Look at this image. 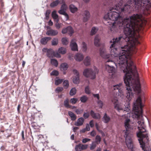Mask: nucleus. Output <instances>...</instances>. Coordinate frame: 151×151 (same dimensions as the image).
Here are the masks:
<instances>
[{"label": "nucleus", "mask_w": 151, "mask_h": 151, "mask_svg": "<svg viewBox=\"0 0 151 151\" xmlns=\"http://www.w3.org/2000/svg\"><path fill=\"white\" fill-rule=\"evenodd\" d=\"M122 37L113 39L110 41V55H108L104 47L100 50L101 56L105 59V69L109 73L112 74L116 71L113 65L119 67L125 73L124 79L126 88V97L129 101L133 98L132 88L134 92L139 93L141 92V85L138 78V75L130 55L136 52L135 46L132 44L129 46L127 44L122 45Z\"/></svg>", "instance_id": "obj_1"}, {"label": "nucleus", "mask_w": 151, "mask_h": 151, "mask_svg": "<svg viewBox=\"0 0 151 151\" xmlns=\"http://www.w3.org/2000/svg\"><path fill=\"white\" fill-rule=\"evenodd\" d=\"M110 1L114 3V6L110 7L108 13L104 15V19L109 24H112L111 31L113 32H116L119 27L123 28L126 37L124 39L122 37L123 39L121 42L125 41L127 44H129V46L139 44V32L145 25L147 21L143 19L141 14H134L129 18L123 19V13L128 11L133 6L132 1L129 0L124 6L122 0L119 1L112 0Z\"/></svg>", "instance_id": "obj_2"}, {"label": "nucleus", "mask_w": 151, "mask_h": 151, "mask_svg": "<svg viewBox=\"0 0 151 151\" xmlns=\"http://www.w3.org/2000/svg\"><path fill=\"white\" fill-rule=\"evenodd\" d=\"M143 106L142 104L140 97L139 96L134 103L133 109L134 113L133 116V118L134 116L138 120L137 124L139 132L137 133V135L139 138L138 140L141 147L144 149L145 146L144 140L145 139L148 140V135L145 132L146 129H145V127L142 116V108Z\"/></svg>", "instance_id": "obj_3"}, {"label": "nucleus", "mask_w": 151, "mask_h": 151, "mask_svg": "<svg viewBox=\"0 0 151 151\" xmlns=\"http://www.w3.org/2000/svg\"><path fill=\"white\" fill-rule=\"evenodd\" d=\"M124 126L125 129L123 131L122 134L125 138V142L127 147L131 149L133 147L132 140L133 136L131 132V130L132 129V127L131 125V121L129 119L126 118L125 119Z\"/></svg>", "instance_id": "obj_4"}, {"label": "nucleus", "mask_w": 151, "mask_h": 151, "mask_svg": "<svg viewBox=\"0 0 151 151\" xmlns=\"http://www.w3.org/2000/svg\"><path fill=\"white\" fill-rule=\"evenodd\" d=\"M98 72V70L96 68L94 71L91 68H86L84 70L83 73L86 77L93 79L95 78L96 74Z\"/></svg>", "instance_id": "obj_5"}, {"label": "nucleus", "mask_w": 151, "mask_h": 151, "mask_svg": "<svg viewBox=\"0 0 151 151\" xmlns=\"http://www.w3.org/2000/svg\"><path fill=\"white\" fill-rule=\"evenodd\" d=\"M151 8V0H142V13L147 15L150 14L149 9Z\"/></svg>", "instance_id": "obj_6"}, {"label": "nucleus", "mask_w": 151, "mask_h": 151, "mask_svg": "<svg viewBox=\"0 0 151 151\" xmlns=\"http://www.w3.org/2000/svg\"><path fill=\"white\" fill-rule=\"evenodd\" d=\"M122 87V83H120L118 84L113 85L111 89L114 93L116 92V93H118V95L121 97L124 95L123 92L121 90Z\"/></svg>", "instance_id": "obj_7"}, {"label": "nucleus", "mask_w": 151, "mask_h": 151, "mask_svg": "<svg viewBox=\"0 0 151 151\" xmlns=\"http://www.w3.org/2000/svg\"><path fill=\"white\" fill-rule=\"evenodd\" d=\"M73 72L75 75L73 77V82L74 83L78 84L79 82V73L78 71L76 69L73 70Z\"/></svg>", "instance_id": "obj_8"}, {"label": "nucleus", "mask_w": 151, "mask_h": 151, "mask_svg": "<svg viewBox=\"0 0 151 151\" xmlns=\"http://www.w3.org/2000/svg\"><path fill=\"white\" fill-rule=\"evenodd\" d=\"M70 46L71 50L74 51H78V46L75 39H73L70 43Z\"/></svg>", "instance_id": "obj_9"}, {"label": "nucleus", "mask_w": 151, "mask_h": 151, "mask_svg": "<svg viewBox=\"0 0 151 151\" xmlns=\"http://www.w3.org/2000/svg\"><path fill=\"white\" fill-rule=\"evenodd\" d=\"M75 59L78 62L82 61L84 58L83 54L81 53H78L76 54L74 56Z\"/></svg>", "instance_id": "obj_10"}, {"label": "nucleus", "mask_w": 151, "mask_h": 151, "mask_svg": "<svg viewBox=\"0 0 151 151\" xmlns=\"http://www.w3.org/2000/svg\"><path fill=\"white\" fill-rule=\"evenodd\" d=\"M83 16V21L84 22L87 21L88 20L90 17V13L87 10H85L84 11Z\"/></svg>", "instance_id": "obj_11"}, {"label": "nucleus", "mask_w": 151, "mask_h": 151, "mask_svg": "<svg viewBox=\"0 0 151 151\" xmlns=\"http://www.w3.org/2000/svg\"><path fill=\"white\" fill-rule=\"evenodd\" d=\"M58 33V31L52 29L47 30L46 32V34L47 35L52 36H56Z\"/></svg>", "instance_id": "obj_12"}, {"label": "nucleus", "mask_w": 151, "mask_h": 151, "mask_svg": "<svg viewBox=\"0 0 151 151\" xmlns=\"http://www.w3.org/2000/svg\"><path fill=\"white\" fill-rule=\"evenodd\" d=\"M84 121V119L82 117H80L78 118L77 121L75 122L74 125L77 126H82L83 124Z\"/></svg>", "instance_id": "obj_13"}, {"label": "nucleus", "mask_w": 151, "mask_h": 151, "mask_svg": "<svg viewBox=\"0 0 151 151\" xmlns=\"http://www.w3.org/2000/svg\"><path fill=\"white\" fill-rule=\"evenodd\" d=\"M91 59L89 56H86L84 59L83 63L86 66H88L90 65L91 63Z\"/></svg>", "instance_id": "obj_14"}, {"label": "nucleus", "mask_w": 151, "mask_h": 151, "mask_svg": "<svg viewBox=\"0 0 151 151\" xmlns=\"http://www.w3.org/2000/svg\"><path fill=\"white\" fill-rule=\"evenodd\" d=\"M101 38L99 35L96 36L94 39V44L95 46L99 47L100 45V40Z\"/></svg>", "instance_id": "obj_15"}, {"label": "nucleus", "mask_w": 151, "mask_h": 151, "mask_svg": "<svg viewBox=\"0 0 151 151\" xmlns=\"http://www.w3.org/2000/svg\"><path fill=\"white\" fill-rule=\"evenodd\" d=\"M63 2V0H56L51 3L50 6L51 7H54L59 4H61Z\"/></svg>", "instance_id": "obj_16"}, {"label": "nucleus", "mask_w": 151, "mask_h": 151, "mask_svg": "<svg viewBox=\"0 0 151 151\" xmlns=\"http://www.w3.org/2000/svg\"><path fill=\"white\" fill-rule=\"evenodd\" d=\"M90 115L94 119H99L101 118V116L99 114L95 113L93 110H91L90 112Z\"/></svg>", "instance_id": "obj_17"}, {"label": "nucleus", "mask_w": 151, "mask_h": 151, "mask_svg": "<svg viewBox=\"0 0 151 151\" xmlns=\"http://www.w3.org/2000/svg\"><path fill=\"white\" fill-rule=\"evenodd\" d=\"M51 38L50 37H46L42 38L40 40L41 43L43 45H45L47 42L50 40Z\"/></svg>", "instance_id": "obj_18"}, {"label": "nucleus", "mask_w": 151, "mask_h": 151, "mask_svg": "<svg viewBox=\"0 0 151 151\" xmlns=\"http://www.w3.org/2000/svg\"><path fill=\"white\" fill-rule=\"evenodd\" d=\"M111 119L110 117L106 113H105L102 118V121L105 123H108Z\"/></svg>", "instance_id": "obj_19"}, {"label": "nucleus", "mask_w": 151, "mask_h": 151, "mask_svg": "<svg viewBox=\"0 0 151 151\" xmlns=\"http://www.w3.org/2000/svg\"><path fill=\"white\" fill-rule=\"evenodd\" d=\"M69 8L70 12L72 13H74L76 12L78 10V8L72 4L70 5L69 6Z\"/></svg>", "instance_id": "obj_20"}, {"label": "nucleus", "mask_w": 151, "mask_h": 151, "mask_svg": "<svg viewBox=\"0 0 151 151\" xmlns=\"http://www.w3.org/2000/svg\"><path fill=\"white\" fill-rule=\"evenodd\" d=\"M52 16L55 20H56L57 22L58 21V16L55 10H54L52 12Z\"/></svg>", "instance_id": "obj_21"}, {"label": "nucleus", "mask_w": 151, "mask_h": 151, "mask_svg": "<svg viewBox=\"0 0 151 151\" xmlns=\"http://www.w3.org/2000/svg\"><path fill=\"white\" fill-rule=\"evenodd\" d=\"M124 107L123 105L121 104H115L114 106L115 108L118 111L123 110Z\"/></svg>", "instance_id": "obj_22"}, {"label": "nucleus", "mask_w": 151, "mask_h": 151, "mask_svg": "<svg viewBox=\"0 0 151 151\" xmlns=\"http://www.w3.org/2000/svg\"><path fill=\"white\" fill-rule=\"evenodd\" d=\"M47 55L49 58H52L54 55V51L52 49L48 50L47 52Z\"/></svg>", "instance_id": "obj_23"}, {"label": "nucleus", "mask_w": 151, "mask_h": 151, "mask_svg": "<svg viewBox=\"0 0 151 151\" xmlns=\"http://www.w3.org/2000/svg\"><path fill=\"white\" fill-rule=\"evenodd\" d=\"M69 116L70 117L71 120L72 121L75 120L77 118L76 116L73 112L71 111L68 112Z\"/></svg>", "instance_id": "obj_24"}, {"label": "nucleus", "mask_w": 151, "mask_h": 151, "mask_svg": "<svg viewBox=\"0 0 151 151\" xmlns=\"http://www.w3.org/2000/svg\"><path fill=\"white\" fill-rule=\"evenodd\" d=\"M58 12L60 14L64 15L65 17L66 20L68 19L69 17L67 14L66 13L65 11L60 9L58 11Z\"/></svg>", "instance_id": "obj_25"}, {"label": "nucleus", "mask_w": 151, "mask_h": 151, "mask_svg": "<svg viewBox=\"0 0 151 151\" xmlns=\"http://www.w3.org/2000/svg\"><path fill=\"white\" fill-rule=\"evenodd\" d=\"M68 67V65L67 63H63L61 64L60 66V69L62 70H66Z\"/></svg>", "instance_id": "obj_26"}, {"label": "nucleus", "mask_w": 151, "mask_h": 151, "mask_svg": "<svg viewBox=\"0 0 151 151\" xmlns=\"http://www.w3.org/2000/svg\"><path fill=\"white\" fill-rule=\"evenodd\" d=\"M98 30V28L96 27H93L92 28L91 32V35H95Z\"/></svg>", "instance_id": "obj_27"}, {"label": "nucleus", "mask_w": 151, "mask_h": 151, "mask_svg": "<svg viewBox=\"0 0 151 151\" xmlns=\"http://www.w3.org/2000/svg\"><path fill=\"white\" fill-rule=\"evenodd\" d=\"M67 33L71 36L73 33L74 31L72 28L70 26L67 27Z\"/></svg>", "instance_id": "obj_28"}, {"label": "nucleus", "mask_w": 151, "mask_h": 151, "mask_svg": "<svg viewBox=\"0 0 151 151\" xmlns=\"http://www.w3.org/2000/svg\"><path fill=\"white\" fill-rule=\"evenodd\" d=\"M101 140V137L99 135H97L95 137V143L97 144H99L100 143Z\"/></svg>", "instance_id": "obj_29"}, {"label": "nucleus", "mask_w": 151, "mask_h": 151, "mask_svg": "<svg viewBox=\"0 0 151 151\" xmlns=\"http://www.w3.org/2000/svg\"><path fill=\"white\" fill-rule=\"evenodd\" d=\"M51 63L56 67H57L58 65V62L55 59H52L51 60Z\"/></svg>", "instance_id": "obj_30"}, {"label": "nucleus", "mask_w": 151, "mask_h": 151, "mask_svg": "<svg viewBox=\"0 0 151 151\" xmlns=\"http://www.w3.org/2000/svg\"><path fill=\"white\" fill-rule=\"evenodd\" d=\"M58 52L61 54H64L66 52V50L64 47H61L58 49Z\"/></svg>", "instance_id": "obj_31"}, {"label": "nucleus", "mask_w": 151, "mask_h": 151, "mask_svg": "<svg viewBox=\"0 0 151 151\" xmlns=\"http://www.w3.org/2000/svg\"><path fill=\"white\" fill-rule=\"evenodd\" d=\"M58 42V40L57 38H54L52 41V45H56Z\"/></svg>", "instance_id": "obj_32"}, {"label": "nucleus", "mask_w": 151, "mask_h": 151, "mask_svg": "<svg viewBox=\"0 0 151 151\" xmlns=\"http://www.w3.org/2000/svg\"><path fill=\"white\" fill-rule=\"evenodd\" d=\"M64 104L65 106L67 108L71 107V106L69 104V100L66 99L64 101Z\"/></svg>", "instance_id": "obj_33"}, {"label": "nucleus", "mask_w": 151, "mask_h": 151, "mask_svg": "<svg viewBox=\"0 0 151 151\" xmlns=\"http://www.w3.org/2000/svg\"><path fill=\"white\" fill-rule=\"evenodd\" d=\"M62 43L64 45H66L68 44V39L66 37L63 38L62 39Z\"/></svg>", "instance_id": "obj_34"}, {"label": "nucleus", "mask_w": 151, "mask_h": 151, "mask_svg": "<svg viewBox=\"0 0 151 151\" xmlns=\"http://www.w3.org/2000/svg\"><path fill=\"white\" fill-rule=\"evenodd\" d=\"M82 51L83 52H86L87 49L86 44L85 42H82Z\"/></svg>", "instance_id": "obj_35"}, {"label": "nucleus", "mask_w": 151, "mask_h": 151, "mask_svg": "<svg viewBox=\"0 0 151 151\" xmlns=\"http://www.w3.org/2000/svg\"><path fill=\"white\" fill-rule=\"evenodd\" d=\"M61 4H63L61 7L60 9L66 11L67 8V6L66 5L65 2L64 0H63V2Z\"/></svg>", "instance_id": "obj_36"}, {"label": "nucleus", "mask_w": 151, "mask_h": 151, "mask_svg": "<svg viewBox=\"0 0 151 151\" xmlns=\"http://www.w3.org/2000/svg\"><path fill=\"white\" fill-rule=\"evenodd\" d=\"M96 144L94 142H93L90 144V149L91 150H94L96 146Z\"/></svg>", "instance_id": "obj_37"}, {"label": "nucleus", "mask_w": 151, "mask_h": 151, "mask_svg": "<svg viewBox=\"0 0 151 151\" xmlns=\"http://www.w3.org/2000/svg\"><path fill=\"white\" fill-rule=\"evenodd\" d=\"M88 99V97L86 96H83L81 98V101L83 103H85L86 101Z\"/></svg>", "instance_id": "obj_38"}, {"label": "nucleus", "mask_w": 151, "mask_h": 151, "mask_svg": "<svg viewBox=\"0 0 151 151\" xmlns=\"http://www.w3.org/2000/svg\"><path fill=\"white\" fill-rule=\"evenodd\" d=\"M76 90L75 88H72L70 92V94L71 96L74 95L76 93Z\"/></svg>", "instance_id": "obj_39"}, {"label": "nucleus", "mask_w": 151, "mask_h": 151, "mask_svg": "<svg viewBox=\"0 0 151 151\" xmlns=\"http://www.w3.org/2000/svg\"><path fill=\"white\" fill-rule=\"evenodd\" d=\"M81 145V144H79L76 145L75 147V150L76 151H81L82 150Z\"/></svg>", "instance_id": "obj_40"}, {"label": "nucleus", "mask_w": 151, "mask_h": 151, "mask_svg": "<svg viewBox=\"0 0 151 151\" xmlns=\"http://www.w3.org/2000/svg\"><path fill=\"white\" fill-rule=\"evenodd\" d=\"M63 86L65 87V88H67L69 86V83L68 81L67 80L64 81H63Z\"/></svg>", "instance_id": "obj_41"}, {"label": "nucleus", "mask_w": 151, "mask_h": 151, "mask_svg": "<svg viewBox=\"0 0 151 151\" xmlns=\"http://www.w3.org/2000/svg\"><path fill=\"white\" fill-rule=\"evenodd\" d=\"M63 81V80L62 79H58L56 80L55 81V84L56 85H58L61 83Z\"/></svg>", "instance_id": "obj_42"}, {"label": "nucleus", "mask_w": 151, "mask_h": 151, "mask_svg": "<svg viewBox=\"0 0 151 151\" xmlns=\"http://www.w3.org/2000/svg\"><path fill=\"white\" fill-rule=\"evenodd\" d=\"M85 91L86 93L87 94H89L90 93L91 91L88 86H87L86 87L85 89Z\"/></svg>", "instance_id": "obj_43"}, {"label": "nucleus", "mask_w": 151, "mask_h": 151, "mask_svg": "<svg viewBox=\"0 0 151 151\" xmlns=\"http://www.w3.org/2000/svg\"><path fill=\"white\" fill-rule=\"evenodd\" d=\"M51 11L50 10H47L45 15L46 17V19H49V15Z\"/></svg>", "instance_id": "obj_44"}, {"label": "nucleus", "mask_w": 151, "mask_h": 151, "mask_svg": "<svg viewBox=\"0 0 151 151\" xmlns=\"http://www.w3.org/2000/svg\"><path fill=\"white\" fill-rule=\"evenodd\" d=\"M59 74V73L58 71L56 70H54L51 73L50 75H51L57 76Z\"/></svg>", "instance_id": "obj_45"}, {"label": "nucleus", "mask_w": 151, "mask_h": 151, "mask_svg": "<svg viewBox=\"0 0 151 151\" xmlns=\"http://www.w3.org/2000/svg\"><path fill=\"white\" fill-rule=\"evenodd\" d=\"M83 111V109H76L75 111V112L77 114H81Z\"/></svg>", "instance_id": "obj_46"}, {"label": "nucleus", "mask_w": 151, "mask_h": 151, "mask_svg": "<svg viewBox=\"0 0 151 151\" xmlns=\"http://www.w3.org/2000/svg\"><path fill=\"white\" fill-rule=\"evenodd\" d=\"M78 101V99L76 98H72L70 99V102L73 104H74L76 103Z\"/></svg>", "instance_id": "obj_47"}, {"label": "nucleus", "mask_w": 151, "mask_h": 151, "mask_svg": "<svg viewBox=\"0 0 151 151\" xmlns=\"http://www.w3.org/2000/svg\"><path fill=\"white\" fill-rule=\"evenodd\" d=\"M97 103L100 108H101L103 106V103L102 102L101 100H98L97 101Z\"/></svg>", "instance_id": "obj_48"}, {"label": "nucleus", "mask_w": 151, "mask_h": 151, "mask_svg": "<svg viewBox=\"0 0 151 151\" xmlns=\"http://www.w3.org/2000/svg\"><path fill=\"white\" fill-rule=\"evenodd\" d=\"M81 148L82 150L86 149L88 147V145H83L81 144Z\"/></svg>", "instance_id": "obj_49"}, {"label": "nucleus", "mask_w": 151, "mask_h": 151, "mask_svg": "<svg viewBox=\"0 0 151 151\" xmlns=\"http://www.w3.org/2000/svg\"><path fill=\"white\" fill-rule=\"evenodd\" d=\"M63 90V88L62 87H58L55 90V91L56 92H59L62 91Z\"/></svg>", "instance_id": "obj_50"}, {"label": "nucleus", "mask_w": 151, "mask_h": 151, "mask_svg": "<svg viewBox=\"0 0 151 151\" xmlns=\"http://www.w3.org/2000/svg\"><path fill=\"white\" fill-rule=\"evenodd\" d=\"M89 116V114L88 112H84L83 115V116L84 118L85 119H86L88 118Z\"/></svg>", "instance_id": "obj_51"}, {"label": "nucleus", "mask_w": 151, "mask_h": 151, "mask_svg": "<svg viewBox=\"0 0 151 151\" xmlns=\"http://www.w3.org/2000/svg\"><path fill=\"white\" fill-rule=\"evenodd\" d=\"M91 140V139L88 138H85L83 139L82 140V142L83 143H86Z\"/></svg>", "instance_id": "obj_52"}, {"label": "nucleus", "mask_w": 151, "mask_h": 151, "mask_svg": "<svg viewBox=\"0 0 151 151\" xmlns=\"http://www.w3.org/2000/svg\"><path fill=\"white\" fill-rule=\"evenodd\" d=\"M55 27L57 29H59L61 27V24L59 23L58 22H57L55 24Z\"/></svg>", "instance_id": "obj_53"}, {"label": "nucleus", "mask_w": 151, "mask_h": 151, "mask_svg": "<svg viewBox=\"0 0 151 151\" xmlns=\"http://www.w3.org/2000/svg\"><path fill=\"white\" fill-rule=\"evenodd\" d=\"M67 27L66 28L63 29L62 30V33L63 34H65L67 33Z\"/></svg>", "instance_id": "obj_54"}, {"label": "nucleus", "mask_w": 151, "mask_h": 151, "mask_svg": "<svg viewBox=\"0 0 151 151\" xmlns=\"http://www.w3.org/2000/svg\"><path fill=\"white\" fill-rule=\"evenodd\" d=\"M96 134V132H95V131L94 130H93L92 132H91L90 134L91 135V136L92 137L95 136Z\"/></svg>", "instance_id": "obj_55"}, {"label": "nucleus", "mask_w": 151, "mask_h": 151, "mask_svg": "<svg viewBox=\"0 0 151 151\" xmlns=\"http://www.w3.org/2000/svg\"><path fill=\"white\" fill-rule=\"evenodd\" d=\"M89 125L91 127H93L94 124L93 123V120H91L89 122Z\"/></svg>", "instance_id": "obj_56"}, {"label": "nucleus", "mask_w": 151, "mask_h": 151, "mask_svg": "<svg viewBox=\"0 0 151 151\" xmlns=\"http://www.w3.org/2000/svg\"><path fill=\"white\" fill-rule=\"evenodd\" d=\"M93 96L94 97H96L97 99L98 100H99V94H93Z\"/></svg>", "instance_id": "obj_57"}, {"label": "nucleus", "mask_w": 151, "mask_h": 151, "mask_svg": "<svg viewBox=\"0 0 151 151\" xmlns=\"http://www.w3.org/2000/svg\"><path fill=\"white\" fill-rule=\"evenodd\" d=\"M111 101L114 104H116V103L117 101V100L116 98H114V99H111Z\"/></svg>", "instance_id": "obj_58"}, {"label": "nucleus", "mask_w": 151, "mask_h": 151, "mask_svg": "<svg viewBox=\"0 0 151 151\" xmlns=\"http://www.w3.org/2000/svg\"><path fill=\"white\" fill-rule=\"evenodd\" d=\"M54 56L58 58H60L61 57L60 55L58 53H56L55 54H54Z\"/></svg>", "instance_id": "obj_59"}, {"label": "nucleus", "mask_w": 151, "mask_h": 151, "mask_svg": "<svg viewBox=\"0 0 151 151\" xmlns=\"http://www.w3.org/2000/svg\"><path fill=\"white\" fill-rule=\"evenodd\" d=\"M85 129H86L87 131H89L90 130V128L89 126V125L88 124H86Z\"/></svg>", "instance_id": "obj_60"}, {"label": "nucleus", "mask_w": 151, "mask_h": 151, "mask_svg": "<svg viewBox=\"0 0 151 151\" xmlns=\"http://www.w3.org/2000/svg\"><path fill=\"white\" fill-rule=\"evenodd\" d=\"M48 24L50 26H52L53 24V23L51 20H50L48 22Z\"/></svg>", "instance_id": "obj_61"}, {"label": "nucleus", "mask_w": 151, "mask_h": 151, "mask_svg": "<svg viewBox=\"0 0 151 151\" xmlns=\"http://www.w3.org/2000/svg\"><path fill=\"white\" fill-rule=\"evenodd\" d=\"M79 129V128L77 127H74L73 128V131L75 132L76 131Z\"/></svg>", "instance_id": "obj_62"}, {"label": "nucleus", "mask_w": 151, "mask_h": 151, "mask_svg": "<svg viewBox=\"0 0 151 151\" xmlns=\"http://www.w3.org/2000/svg\"><path fill=\"white\" fill-rule=\"evenodd\" d=\"M95 126L96 127V128L99 131H100V130H99V125L97 123H96L95 124Z\"/></svg>", "instance_id": "obj_63"}, {"label": "nucleus", "mask_w": 151, "mask_h": 151, "mask_svg": "<svg viewBox=\"0 0 151 151\" xmlns=\"http://www.w3.org/2000/svg\"><path fill=\"white\" fill-rule=\"evenodd\" d=\"M91 0H83V1L85 3H89Z\"/></svg>", "instance_id": "obj_64"}]
</instances>
